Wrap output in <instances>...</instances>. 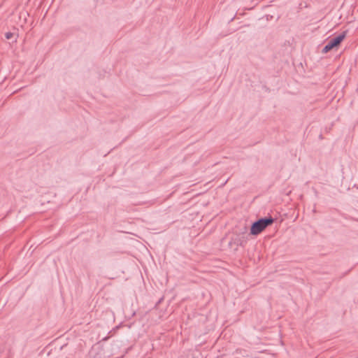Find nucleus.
<instances>
[{
	"label": "nucleus",
	"mask_w": 358,
	"mask_h": 358,
	"mask_svg": "<svg viewBox=\"0 0 358 358\" xmlns=\"http://www.w3.org/2000/svg\"><path fill=\"white\" fill-rule=\"evenodd\" d=\"M274 222L272 217H264L259 219L252 223L250 228V234L252 235H258L262 232L267 227L271 225Z\"/></svg>",
	"instance_id": "nucleus-1"
},
{
	"label": "nucleus",
	"mask_w": 358,
	"mask_h": 358,
	"mask_svg": "<svg viewBox=\"0 0 358 358\" xmlns=\"http://www.w3.org/2000/svg\"><path fill=\"white\" fill-rule=\"evenodd\" d=\"M346 34L347 31H344L339 35L329 40L327 44L323 48L322 53H327L333 48L338 47L345 38Z\"/></svg>",
	"instance_id": "nucleus-2"
},
{
	"label": "nucleus",
	"mask_w": 358,
	"mask_h": 358,
	"mask_svg": "<svg viewBox=\"0 0 358 358\" xmlns=\"http://www.w3.org/2000/svg\"><path fill=\"white\" fill-rule=\"evenodd\" d=\"M5 36L7 39H10L11 38H13V34L11 32H7L6 33Z\"/></svg>",
	"instance_id": "nucleus-3"
}]
</instances>
